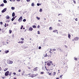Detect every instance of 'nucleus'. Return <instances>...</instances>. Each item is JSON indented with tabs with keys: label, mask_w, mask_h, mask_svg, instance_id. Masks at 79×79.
Returning a JSON list of instances; mask_svg holds the SVG:
<instances>
[{
	"label": "nucleus",
	"mask_w": 79,
	"mask_h": 79,
	"mask_svg": "<svg viewBox=\"0 0 79 79\" xmlns=\"http://www.w3.org/2000/svg\"><path fill=\"white\" fill-rule=\"evenodd\" d=\"M79 38H78L77 37H76L74 38V40L75 41H76L77 40H79Z\"/></svg>",
	"instance_id": "obj_8"
},
{
	"label": "nucleus",
	"mask_w": 79,
	"mask_h": 79,
	"mask_svg": "<svg viewBox=\"0 0 79 79\" xmlns=\"http://www.w3.org/2000/svg\"><path fill=\"white\" fill-rule=\"evenodd\" d=\"M15 16V12H13L12 14V17H14Z\"/></svg>",
	"instance_id": "obj_13"
},
{
	"label": "nucleus",
	"mask_w": 79,
	"mask_h": 79,
	"mask_svg": "<svg viewBox=\"0 0 79 79\" xmlns=\"http://www.w3.org/2000/svg\"><path fill=\"white\" fill-rule=\"evenodd\" d=\"M75 20L76 21H77V18H76L75 19Z\"/></svg>",
	"instance_id": "obj_38"
},
{
	"label": "nucleus",
	"mask_w": 79,
	"mask_h": 79,
	"mask_svg": "<svg viewBox=\"0 0 79 79\" xmlns=\"http://www.w3.org/2000/svg\"><path fill=\"white\" fill-rule=\"evenodd\" d=\"M40 27V26L38 25L37 26V28H39Z\"/></svg>",
	"instance_id": "obj_49"
},
{
	"label": "nucleus",
	"mask_w": 79,
	"mask_h": 79,
	"mask_svg": "<svg viewBox=\"0 0 79 79\" xmlns=\"http://www.w3.org/2000/svg\"><path fill=\"white\" fill-rule=\"evenodd\" d=\"M23 22H25V21H26V19H23Z\"/></svg>",
	"instance_id": "obj_33"
},
{
	"label": "nucleus",
	"mask_w": 79,
	"mask_h": 79,
	"mask_svg": "<svg viewBox=\"0 0 79 79\" xmlns=\"http://www.w3.org/2000/svg\"><path fill=\"white\" fill-rule=\"evenodd\" d=\"M32 27L33 28H36V26L35 25H33L32 26Z\"/></svg>",
	"instance_id": "obj_24"
},
{
	"label": "nucleus",
	"mask_w": 79,
	"mask_h": 79,
	"mask_svg": "<svg viewBox=\"0 0 79 79\" xmlns=\"http://www.w3.org/2000/svg\"><path fill=\"white\" fill-rule=\"evenodd\" d=\"M4 6V3H2L0 5V6Z\"/></svg>",
	"instance_id": "obj_18"
},
{
	"label": "nucleus",
	"mask_w": 79,
	"mask_h": 79,
	"mask_svg": "<svg viewBox=\"0 0 79 79\" xmlns=\"http://www.w3.org/2000/svg\"><path fill=\"white\" fill-rule=\"evenodd\" d=\"M6 26H8V24H6Z\"/></svg>",
	"instance_id": "obj_61"
},
{
	"label": "nucleus",
	"mask_w": 79,
	"mask_h": 79,
	"mask_svg": "<svg viewBox=\"0 0 79 79\" xmlns=\"http://www.w3.org/2000/svg\"><path fill=\"white\" fill-rule=\"evenodd\" d=\"M31 6H35V5H34V3H32V4H31Z\"/></svg>",
	"instance_id": "obj_16"
},
{
	"label": "nucleus",
	"mask_w": 79,
	"mask_h": 79,
	"mask_svg": "<svg viewBox=\"0 0 79 79\" xmlns=\"http://www.w3.org/2000/svg\"><path fill=\"white\" fill-rule=\"evenodd\" d=\"M10 17L8 15H7L6 16V19H10Z\"/></svg>",
	"instance_id": "obj_11"
},
{
	"label": "nucleus",
	"mask_w": 79,
	"mask_h": 79,
	"mask_svg": "<svg viewBox=\"0 0 79 79\" xmlns=\"http://www.w3.org/2000/svg\"><path fill=\"white\" fill-rule=\"evenodd\" d=\"M17 78H16V77H15L14 78V79H16Z\"/></svg>",
	"instance_id": "obj_63"
},
{
	"label": "nucleus",
	"mask_w": 79,
	"mask_h": 79,
	"mask_svg": "<svg viewBox=\"0 0 79 79\" xmlns=\"http://www.w3.org/2000/svg\"><path fill=\"white\" fill-rule=\"evenodd\" d=\"M53 51H56V49H55V48L53 49Z\"/></svg>",
	"instance_id": "obj_47"
},
{
	"label": "nucleus",
	"mask_w": 79,
	"mask_h": 79,
	"mask_svg": "<svg viewBox=\"0 0 79 79\" xmlns=\"http://www.w3.org/2000/svg\"><path fill=\"white\" fill-rule=\"evenodd\" d=\"M44 72H40V74H44Z\"/></svg>",
	"instance_id": "obj_29"
},
{
	"label": "nucleus",
	"mask_w": 79,
	"mask_h": 79,
	"mask_svg": "<svg viewBox=\"0 0 79 79\" xmlns=\"http://www.w3.org/2000/svg\"><path fill=\"white\" fill-rule=\"evenodd\" d=\"M3 2L4 3H7V1L6 0H4Z\"/></svg>",
	"instance_id": "obj_15"
},
{
	"label": "nucleus",
	"mask_w": 79,
	"mask_h": 79,
	"mask_svg": "<svg viewBox=\"0 0 79 79\" xmlns=\"http://www.w3.org/2000/svg\"><path fill=\"white\" fill-rule=\"evenodd\" d=\"M9 71H7L5 73V75L6 76H8L9 74H9Z\"/></svg>",
	"instance_id": "obj_4"
},
{
	"label": "nucleus",
	"mask_w": 79,
	"mask_h": 79,
	"mask_svg": "<svg viewBox=\"0 0 79 79\" xmlns=\"http://www.w3.org/2000/svg\"><path fill=\"white\" fill-rule=\"evenodd\" d=\"M13 74H14V75H16V73H13Z\"/></svg>",
	"instance_id": "obj_45"
},
{
	"label": "nucleus",
	"mask_w": 79,
	"mask_h": 79,
	"mask_svg": "<svg viewBox=\"0 0 79 79\" xmlns=\"http://www.w3.org/2000/svg\"><path fill=\"white\" fill-rule=\"evenodd\" d=\"M52 52H51V51H49L48 53V57H51V56H52Z\"/></svg>",
	"instance_id": "obj_1"
},
{
	"label": "nucleus",
	"mask_w": 79,
	"mask_h": 79,
	"mask_svg": "<svg viewBox=\"0 0 79 79\" xmlns=\"http://www.w3.org/2000/svg\"><path fill=\"white\" fill-rule=\"evenodd\" d=\"M48 56V55H47V53H46L44 56V57H47Z\"/></svg>",
	"instance_id": "obj_30"
},
{
	"label": "nucleus",
	"mask_w": 79,
	"mask_h": 79,
	"mask_svg": "<svg viewBox=\"0 0 79 79\" xmlns=\"http://www.w3.org/2000/svg\"><path fill=\"white\" fill-rule=\"evenodd\" d=\"M0 24H3V22H1Z\"/></svg>",
	"instance_id": "obj_44"
},
{
	"label": "nucleus",
	"mask_w": 79,
	"mask_h": 79,
	"mask_svg": "<svg viewBox=\"0 0 79 79\" xmlns=\"http://www.w3.org/2000/svg\"><path fill=\"white\" fill-rule=\"evenodd\" d=\"M17 1L18 2H19L20 1V0H17Z\"/></svg>",
	"instance_id": "obj_58"
},
{
	"label": "nucleus",
	"mask_w": 79,
	"mask_h": 79,
	"mask_svg": "<svg viewBox=\"0 0 79 79\" xmlns=\"http://www.w3.org/2000/svg\"><path fill=\"white\" fill-rule=\"evenodd\" d=\"M58 21H59V22H61V20H58Z\"/></svg>",
	"instance_id": "obj_53"
},
{
	"label": "nucleus",
	"mask_w": 79,
	"mask_h": 79,
	"mask_svg": "<svg viewBox=\"0 0 79 79\" xmlns=\"http://www.w3.org/2000/svg\"><path fill=\"white\" fill-rule=\"evenodd\" d=\"M51 73H49V75H50V76H51Z\"/></svg>",
	"instance_id": "obj_55"
},
{
	"label": "nucleus",
	"mask_w": 79,
	"mask_h": 79,
	"mask_svg": "<svg viewBox=\"0 0 79 79\" xmlns=\"http://www.w3.org/2000/svg\"><path fill=\"white\" fill-rule=\"evenodd\" d=\"M57 26H60V23H58L57 24Z\"/></svg>",
	"instance_id": "obj_41"
},
{
	"label": "nucleus",
	"mask_w": 79,
	"mask_h": 79,
	"mask_svg": "<svg viewBox=\"0 0 79 79\" xmlns=\"http://www.w3.org/2000/svg\"><path fill=\"white\" fill-rule=\"evenodd\" d=\"M10 20H7V22H10Z\"/></svg>",
	"instance_id": "obj_57"
},
{
	"label": "nucleus",
	"mask_w": 79,
	"mask_h": 79,
	"mask_svg": "<svg viewBox=\"0 0 79 79\" xmlns=\"http://www.w3.org/2000/svg\"><path fill=\"white\" fill-rule=\"evenodd\" d=\"M55 74H56V72H54L53 73V76H55Z\"/></svg>",
	"instance_id": "obj_28"
},
{
	"label": "nucleus",
	"mask_w": 79,
	"mask_h": 79,
	"mask_svg": "<svg viewBox=\"0 0 79 79\" xmlns=\"http://www.w3.org/2000/svg\"><path fill=\"white\" fill-rule=\"evenodd\" d=\"M18 21L19 22V23H20V22H21V21H23V17L21 16L19 19L18 20Z\"/></svg>",
	"instance_id": "obj_3"
},
{
	"label": "nucleus",
	"mask_w": 79,
	"mask_h": 79,
	"mask_svg": "<svg viewBox=\"0 0 79 79\" xmlns=\"http://www.w3.org/2000/svg\"><path fill=\"white\" fill-rule=\"evenodd\" d=\"M21 71V70H20V69H19L18 71V72H20Z\"/></svg>",
	"instance_id": "obj_42"
},
{
	"label": "nucleus",
	"mask_w": 79,
	"mask_h": 79,
	"mask_svg": "<svg viewBox=\"0 0 79 79\" xmlns=\"http://www.w3.org/2000/svg\"><path fill=\"white\" fill-rule=\"evenodd\" d=\"M33 30V28L32 27H30L28 29L29 31H32Z\"/></svg>",
	"instance_id": "obj_9"
},
{
	"label": "nucleus",
	"mask_w": 79,
	"mask_h": 79,
	"mask_svg": "<svg viewBox=\"0 0 79 79\" xmlns=\"http://www.w3.org/2000/svg\"><path fill=\"white\" fill-rule=\"evenodd\" d=\"M21 74L22 75H24V74L23 73H22Z\"/></svg>",
	"instance_id": "obj_62"
},
{
	"label": "nucleus",
	"mask_w": 79,
	"mask_h": 79,
	"mask_svg": "<svg viewBox=\"0 0 79 79\" xmlns=\"http://www.w3.org/2000/svg\"><path fill=\"white\" fill-rule=\"evenodd\" d=\"M51 64H52V66H55V64H53L52 63Z\"/></svg>",
	"instance_id": "obj_25"
},
{
	"label": "nucleus",
	"mask_w": 79,
	"mask_h": 79,
	"mask_svg": "<svg viewBox=\"0 0 79 79\" xmlns=\"http://www.w3.org/2000/svg\"><path fill=\"white\" fill-rule=\"evenodd\" d=\"M6 11V8H4L3 10L2 11V13H4V12H5Z\"/></svg>",
	"instance_id": "obj_7"
},
{
	"label": "nucleus",
	"mask_w": 79,
	"mask_h": 79,
	"mask_svg": "<svg viewBox=\"0 0 79 79\" xmlns=\"http://www.w3.org/2000/svg\"><path fill=\"white\" fill-rule=\"evenodd\" d=\"M68 37L69 39H70V38H71V35L69 34H68Z\"/></svg>",
	"instance_id": "obj_19"
},
{
	"label": "nucleus",
	"mask_w": 79,
	"mask_h": 79,
	"mask_svg": "<svg viewBox=\"0 0 79 79\" xmlns=\"http://www.w3.org/2000/svg\"><path fill=\"white\" fill-rule=\"evenodd\" d=\"M73 40V41H74V40Z\"/></svg>",
	"instance_id": "obj_64"
},
{
	"label": "nucleus",
	"mask_w": 79,
	"mask_h": 79,
	"mask_svg": "<svg viewBox=\"0 0 79 79\" xmlns=\"http://www.w3.org/2000/svg\"><path fill=\"white\" fill-rule=\"evenodd\" d=\"M47 63H47V65H48V66H50L52 63V61L48 60V61L47 62Z\"/></svg>",
	"instance_id": "obj_2"
},
{
	"label": "nucleus",
	"mask_w": 79,
	"mask_h": 79,
	"mask_svg": "<svg viewBox=\"0 0 79 79\" xmlns=\"http://www.w3.org/2000/svg\"><path fill=\"white\" fill-rule=\"evenodd\" d=\"M46 70H47V71H48V69H47V68H46Z\"/></svg>",
	"instance_id": "obj_60"
},
{
	"label": "nucleus",
	"mask_w": 79,
	"mask_h": 79,
	"mask_svg": "<svg viewBox=\"0 0 79 79\" xmlns=\"http://www.w3.org/2000/svg\"><path fill=\"white\" fill-rule=\"evenodd\" d=\"M12 74V72H10V73L9 74V75L10 76H11V74Z\"/></svg>",
	"instance_id": "obj_17"
},
{
	"label": "nucleus",
	"mask_w": 79,
	"mask_h": 79,
	"mask_svg": "<svg viewBox=\"0 0 79 79\" xmlns=\"http://www.w3.org/2000/svg\"><path fill=\"white\" fill-rule=\"evenodd\" d=\"M8 52H9V51L8 50L6 51H5V53H8Z\"/></svg>",
	"instance_id": "obj_22"
},
{
	"label": "nucleus",
	"mask_w": 79,
	"mask_h": 79,
	"mask_svg": "<svg viewBox=\"0 0 79 79\" xmlns=\"http://www.w3.org/2000/svg\"><path fill=\"white\" fill-rule=\"evenodd\" d=\"M52 29H53V28H52V27H50L49 28V30H50V31H51V30H52Z\"/></svg>",
	"instance_id": "obj_14"
},
{
	"label": "nucleus",
	"mask_w": 79,
	"mask_h": 79,
	"mask_svg": "<svg viewBox=\"0 0 79 79\" xmlns=\"http://www.w3.org/2000/svg\"><path fill=\"white\" fill-rule=\"evenodd\" d=\"M38 69V68L37 67H36V68H34V69H33V71H37Z\"/></svg>",
	"instance_id": "obj_6"
},
{
	"label": "nucleus",
	"mask_w": 79,
	"mask_h": 79,
	"mask_svg": "<svg viewBox=\"0 0 79 79\" xmlns=\"http://www.w3.org/2000/svg\"><path fill=\"white\" fill-rule=\"evenodd\" d=\"M24 42L23 41H19L18 42V44H23L24 43Z\"/></svg>",
	"instance_id": "obj_10"
},
{
	"label": "nucleus",
	"mask_w": 79,
	"mask_h": 79,
	"mask_svg": "<svg viewBox=\"0 0 79 79\" xmlns=\"http://www.w3.org/2000/svg\"><path fill=\"white\" fill-rule=\"evenodd\" d=\"M23 26H22L20 28L21 29H23Z\"/></svg>",
	"instance_id": "obj_40"
},
{
	"label": "nucleus",
	"mask_w": 79,
	"mask_h": 79,
	"mask_svg": "<svg viewBox=\"0 0 79 79\" xmlns=\"http://www.w3.org/2000/svg\"><path fill=\"white\" fill-rule=\"evenodd\" d=\"M4 27H6V25H5Z\"/></svg>",
	"instance_id": "obj_59"
},
{
	"label": "nucleus",
	"mask_w": 79,
	"mask_h": 79,
	"mask_svg": "<svg viewBox=\"0 0 79 79\" xmlns=\"http://www.w3.org/2000/svg\"><path fill=\"white\" fill-rule=\"evenodd\" d=\"M42 9L41 8L40 9V12H42Z\"/></svg>",
	"instance_id": "obj_32"
},
{
	"label": "nucleus",
	"mask_w": 79,
	"mask_h": 79,
	"mask_svg": "<svg viewBox=\"0 0 79 79\" xmlns=\"http://www.w3.org/2000/svg\"><path fill=\"white\" fill-rule=\"evenodd\" d=\"M50 69H51V70H53V66L51 67Z\"/></svg>",
	"instance_id": "obj_20"
},
{
	"label": "nucleus",
	"mask_w": 79,
	"mask_h": 79,
	"mask_svg": "<svg viewBox=\"0 0 79 79\" xmlns=\"http://www.w3.org/2000/svg\"><path fill=\"white\" fill-rule=\"evenodd\" d=\"M16 18V17H13V18L11 19V21H14V19Z\"/></svg>",
	"instance_id": "obj_12"
},
{
	"label": "nucleus",
	"mask_w": 79,
	"mask_h": 79,
	"mask_svg": "<svg viewBox=\"0 0 79 79\" xmlns=\"http://www.w3.org/2000/svg\"><path fill=\"white\" fill-rule=\"evenodd\" d=\"M0 71H2V68L0 67Z\"/></svg>",
	"instance_id": "obj_52"
},
{
	"label": "nucleus",
	"mask_w": 79,
	"mask_h": 79,
	"mask_svg": "<svg viewBox=\"0 0 79 79\" xmlns=\"http://www.w3.org/2000/svg\"><path fill=\"white\" fill-rule=\"evenodd\" d=\"M7 69H8V68H5L4 69V71H7Z\"/></svg>",
	"instance_id": "obj_26"
},
{
	"label": "nucleus",
	"mask_w": 79,
	"mask_h": 79,
	"mask_svg": "<svg viewBox=\"0 0 79 79\" xmlns=\"http://www.w3.org/2000/svg\"><path fill=\"white\" fill-rule=\"evenodd\" d=\"M36 18L38 20H39L40 19V18L38 17H36Z\"/></svg>",
	"instance_id": "obj_35"
},
{
	"label": "nucleus",
	"mask_w": 79,
	"mask_h": 79,
	"mask_svg": "<svg viewBox=\"0 0 79 79\" xmlns=\"http://www.w3.org/2000/svg\"><path fill=\"white\" fill-rule=\"evenodd\" d=\"M38 34H40V31H38Z\"/></svg>",
	"instance_id": "obj_39"
},
{
	"label": "nucleus",
	"mask_w": 79,
	"mask_h": 79,
	"mask_svg": "<svg viewBox=\"0 0 79 79\" xmlns=\"http://www.w3.org/2000/svg\"><path fill=\"white\" fill-rule=\"evenodd\" d=\"M2 78L3 79H5V77H2Z\"/></svg>",
	"instance_id": "obj_54"
},
{
	"label": "nucleus",
	"mask_w": 79,
	"mask_h": 79,
	"mask_svg": "<svg viewBox=\"0 0 79 79\" xmlns=\"http://www.w3.org/2000/svg\"><path fill=\"white\" fill-rule=\"evenodd\" d=\"M13 61H11L10 60H8L7 61V63L8 64H13Z\"/></svg>",
	"instance_id": "obj_5"
},
{
	"label": "nucleus",
	"mask_w": 79,
	"mask_h": 79,
	"mask_svg": "<svg viewBox=\"0 0 79 79\" xmlns=\"http://www.w3.org/2000/svg\"><path fill=\"white\" fill-rule=\"evenodd\" d=\"M73 2L74 3H75V4H76V1H73Z\"/></svg>",
	"instance_id": "obj_48"
},
{
	"label": "nucleus",
	"mask_w": 79,
	"mask_h": 79,
	"mask_svg": "<svg viewBox=\"0 0 79 79\" xmlns=\"http://www.w3.org/2000/svg\"><path fill=\"white\" fill-rule=\"evenodd\" d=\"M11 9H12V10H15V7H12L11 8Z\"/></svg>",
	"instance_id": "obj_27"
},
{
	"label": "nucleus",
	"mask_w": 79,
	"mask_h": 79,
	"mask_svg": "<svg viewBox=\"0 0 79 79\" xmlns=\"http://www.w3.org/2000/svg\"><path fill=\"white\" fill-rule=\"evenodd\" d=\"M58 49H59V50L60 52H62V49H61V48H58Z\"/></svg>",
	"instance_id": "obj_21"
},
{
	"label": "nucleus",
	"mask_w": 79,
	"mask_h": 79,
	"mask_svg": "<svg viewBox=\"0 0 79 79\" xmlns=\"http://www.w3.org/2000/svg\"><path fill=\"white\" fill-rule=\"evenodd\" d=\"M40 5H41V4H39V3H37V6H39Z\"/></svg>",
	"instance_id": "obj_36"
},
{
	"label": "nucleus",
	"mask_w": 79,
	"mask_h": 79,
	"mask_svg": "<svg viewBox=\"0 0 79 79\" xmlns=\"http://www.w3.org/2000/svg\"><path fill=\"white\" fill-rule=\"evenodd\" d=\"M9 32H10V33H11V32H12V31H11V30H10Z\"/></svg>",
	"instance_id": "obj_37"
},
{
	"label": "nucleus",
	"mask_w": 79,
	"mask_h": 79,
	"mask_svg": "<svg viewBox=\"0 0 79 79\" xmlns=\"http://www.w3.org/2000/svg\"><path fill=\"white\" fill-rule=\"evenodd\" d=\"M74 60H75L76 61V60H77V58L74 57Z\"/></svg>",
	"instance_id": "obj_31"
},
{
	"label": "nucleus",
	"mask_w": 79,
	"mask_h": 79,
	"mask_svg": "<svg viewBox=\"0 0 79 79\" xmlns=\"http://www.w3.org/2000/svg\"><path fill=\"white\" fill-rule=\"evenodd\" d=\"M53 32H57V30H55L53 31Z\"/></svg>",
	"instance_id": "obj_23"
},
{
	"label": "nucleus",
	"mask_w": 79,
	"mask_h": 79,
	"mask_svg": "<svg viewBox=\"0 0 79 79\" xmlns=\"http://www.w3.org/2000/svg\"><path fill=\"white\" fill-rule=\"evenodd\" d=\"M41 47L40 46V47H39V49H41Z\"/></svg>",
	"instance_id": "obj_50"
},
{
	"label": "nucleus",
	"mask_w": 79,
	"mask_h": 79,
	"mask_svg": "<svg viewBox=\"0 0 79 79\" xmlns=\"http://www.w3.org/2000/svg\"><path fill=\"white\" fill-rule=\"evenodd\" d=\"M16 0H12V1H13V2H15Z\"/></svg>",
	"instance_id": "obj_56"
},
{
	"label": "nucleus",
	"mask_w": 79,
	"mask_h": 79,
	"mask_svg": "<svg viewBox=\"0 0 79 79\" xmlns=\"http://www.w3.org/2000/svg\"><path fill=\"white\" fill-rule=\"evenodd\" d=\"M60 15H62V14H60L58 15V16H60Z\"/></svg>",
	"instance_id": "obj_46"
},
{
	"label": "nucleus",
	"mask_w": 79,
	"mask_h": 79,
	"mask_svg": "<svg viewBox=\"0 0 79 79\" xmlns=\"http://www.w3.org/2000/svg\"><path fill=\"white\" fill-rule=\"evenodd\" d=\"M20 39L22 40H24V39L23 38H21Z\"/></svg>",
	"instance_id": "obj_34"
},
{
	"label": "nucleus",
	"mask_w": 79,
	"mask_h": 79,
	"mask_svg": "<svg viewBox=\"0 0 79 79\" xmlns=\"http://www.w3.org/2000/svg\"><path fill=\"white\" fill-rule=\"evenodd\" d=\"M27 2H29L30 1V0H26Z\"/></svg>",
	"instance_id": "obj_51"
},
{
	"label": "nucleus",
	"mask_w": 79,
	"mask_h": 79,
	"mask_svg": "<svg viewBox=\"0 0 79 79\" xmlns=\"http://www.w3.org/2000/svg\"><path fill=\"white\" fill-rule=\"evenodd\" d=\"M28 69H31V67H28Z\"/></svg>",
	"instance_id": "obj_43"
}]
</instances>
